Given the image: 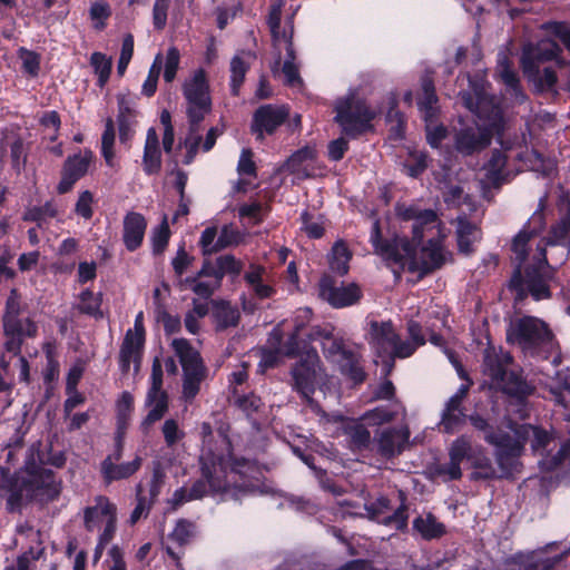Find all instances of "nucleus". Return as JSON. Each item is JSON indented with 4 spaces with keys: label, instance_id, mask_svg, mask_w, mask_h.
<instances>
[{
    "label": "nucleus",
    "instance_id": "f257e3e1",
    "mask_svg": "<svg viewBox=\"0 0 570 570\" xmlns=\"http://www.w3.org/2000/svg\"><path fill=\"white\" fill-rule=\"evenodd\" d=\"M396 216L402 222H413L412 238L403 237L401 239V249L404 259H409L407 269L410 273H419V279L440 269L445 264L446 257L442 242L438 238H430L421 247V256L416 252L422 245L424 234L435 229L439 225V218L435 210L431 208H421L416 205H396Z\"/></svg>",
    "mask_w": 570,
    "mask_h": 570
},
{
    "label": "nucleus",
    "instance_id": "f03ea898",
    "mask_svg": "<svg viewBox=\"0 0 570 570\" xmlns=\"http://www.w3.org/2000/svg\"><path fill=\"white\" fill-rule=\"evenodd\" d=\"M507 343L518 345L533 358L547 361L558 347L556 335L543 320L524 315L511 321L505 332Z\"/></svg>",
    "mask_w": 570,
    "mask_h": 570
},
{
    "label": "nucleus",
    "instance_id": "7ed1b4c3",
    "mask_svg": "<svg viewBox=\"0 0 570 570\" xmlns=\"http://www.w3.org/2000/svg\"><path fill=\"white\" fill-rule=\"evenodd\" d=\"M202 478L196 480L189 490L181 487L175 490L168 500L170 510L176 511L183 504L194 500H200L209 492L218 493L227 489V463L223 455L212 452L200 456Z\"/></svg>",
    "mask_w": 570,
    "mask_h": 570
},
{
    "label": "nucleus",
    "instance_id": "20e7f679",
    "mask_svg": "<svg viewBox=\"0 0 570 570\" xmlns=\"http://www.w3.org/2000/svg\"><path fill=\"white\" fill-rule=\"evenodd\" d=\"M23 306L21 295L12 288L7 297L2 316V328L6 337L4 351L12 355L21 354L26 338H33L38 334V325L31 317H20Z\"/></svg>",
    "mask_w": 570,
    "mask_h": 570
},
{
    "label": "nucleus",
    "instance_id": "39448f33",
    "mask_svg": "<svg viewBox=\"0 0 570 570\" xmlns=\"http://www.w3.org/2000/svg\"><path fill=\"white\" fill-rule=\"evenodd\" d=\"M334 121L341 127L342 134L350 139H357L374 131L375 110L361 98H346L335 107Z\"/></svg>",
    "mask_w": 570,
    "mask_h": 570
},
{
    "label": "nucleus",
    "instance_id": "423d86ee",
    "mask_svg": "<svg viewBox=\"0 0 570 570\" xmlns=\"http://www.w3.org/2000/svg\"><path fill=\"white\" fill-rule=\"evenodd\" d=\"M183 96L187 102L186 115L190 132L199 130L202 121L212 111V97L206 71L197 69L183 85Z\"/></svg>",
    "mask_w": 570,
    "mask_h": 570
},
{
    "label": "nucleus",
    "instance_id": "0eeeda50",
    "mask_svg": "<svg viewBox=\"0 0 570 570\" xmlns=\"http://www.w3.org/2000/svg\"><path fill=\"white\" fill-rule=\"evenodd\" d=\"M320 363L321 360L317 352L311 348L291 368L293 390L308 404L314 402L313 395L316 391Z\"/></svg>",
    "mask_w": 570,
    "mask_h": 570
},
{
    "label": "nucleus",
    "instance_id": "6e6552de",
    "mask_svg": "<svg viewBox=\"0 0 570 570\" xmlns=\"http://www.w3.org/2000/svg\"><path fill=\"white\" fill-rule=\"evenodd\" d=\"M544 247L540 248V253L533 256V262L522 268L523 279L528 286V292L533 301L539 302L550 299L552 292L549 285L552 278Z\"/></svg>",
    "mask_w": 570,
    "mask_h": 570
},
{
    "label": "nucleus",
    "instance_id": "1a4fd4ad",
    "mask_svg": "<svg viewBox=\"0 0 570 570\" xmlns=\"http://www.w3.org/2000/svg\"><path fill=\"white\" fill-rule=\"evenodd\" d=\"M146 331L144 326V313L139 312L135 317L134 331L128 330L119 351V370L126 375L130 370V363H134L135 372L140 368L142 351L145 345Z\"/></svg>",
    "mask_w": 570,
    "mask_h": 570
},
{
    "label": "nucleus",
    "instance_id": "9d476101",
    "mask_svg": "<svg viewBox=\"0 0 570 570\" xmlns=\"http://www.w3.org/2000/svg\"><path fill=\"white\" fill-rule=\"evenodd\" d=\"M163 375L161 362L159 357H155L151 364L150 387L146 397V405H153V409L147 413L141 423L145 430L161 420L168 411V394L163 390Z\"/></svg>",
    "mask_w": 570,
    "mask_h": 570
},
{
    "label": "nucleus",
    "instance_id": "9b49d317",
    "mask_svg": "<svg viewBox=\"0 0 570 570\" xmlns=\"http://www.w3.org/2000/svg\"><path fill=\"white\" fill-rule=\"evenodd\" d=\"M488 443L495 446V461L501 470V478H511L519 471V458L523 446L508 432H498L488 436Z\"/></svg>",
    "mask_w": 570,
    "mask_h": 570
},
{
    "label": "nucleus",
    "instance_id": "f8f14e48",
    "mask_svg": "<svg viewBox=\"0 0 570 570\" xmlns=\"http://www.w3.org/2000/svg\"><path fill=\"white\" fill-rule=\"evenodd\" d=\"M288 116L289 109L284 105H261L253 114L249 126L250 134L262 142L266 135H274L286 122Z\"/></svg>",
    "mask_w": 570,
    "mask_h": 570
},
{
    "label": "nucleus",
    "instance_id": "ddd939ff",
    "mask_svg": "<svg viewBox=\"0 0 570 570\" xmlns=\"http://www.w3.org/2000/svg\"><path fill=\"white\" fill-rule=\"evenodd\" d=\"M320 297L334 308H343L357 303L362 297V291L355 283L337 284L331 275H323L318 283Z\"/></svg>",
    "mask_w": 570,
    "mask_h": 570
},
{
    "label": "nucleus",
    "instance_id": "4468645a",
    "mask_svg": "<svg viewBox=\"0 0 570 570\" xmlns=\"http://www.w3.org/2000/svg\"><path fill=\"white\" fill-rule=\"evenodd\" d=\"M94 159L95 155L90 149L79 150L73 155H69L61 167V177L57 185V193L65 195L71 191L77 181L88 174Z\"/></svg>",
    "mask_w": 570,
    "mask_h": 570
},
{
    "label": "nucleus",
    "instance_id": "2eb2a0df",
    "mask_svg": "<svg viewBox=\"0 0 570 570\" xmlns=\"http://www.w3.org/2000/svg\"><path fill=\"white\" fill-rule=\"evenodd\" d=\"M0 489L8 493L6 503L9 512L20 511L26 503L32 502V483L29 476L18 472H2Z\"/></svg>",
    "mask_w": 570,
    "mask_h": 570
},
{
    "label": "nucleus",
    "instance_id": "dca6fc26",
    "mask_svg": "<svg viewBox=\"0 0 570 570\" xmlns=\"http://www.w3.org/2000/svg\"><path fill=\"white\" fill-rule=\"evenodd\" d=\"M495 386L519 406L517 412L520 417L528 416V399L534 393L535 387L520 372L510 371L502 381L495 383Z\"/></svg>",
    "mask_w": 570,
    "mask_h": 570
},
{
    "label": "nucleus",
    "instance_id": "f3484780",
    "mask_svg": "<svg viewBox=\"0 0 570 570\" xmlns=\"http://www.w3.org/2000/svg\"><path fill=\"white\" fill-rule=\"evenodd\" d=\"M561 51L560 46L551 39H542L535 43L524 45L521 55L523 72L535 71L540 62L557 59Z\"/></svg>",
    "mask_w": 570,
    "mask_h": 570
},
{
    "label": "nucleus",
    "instance_id": "a211bd4d",
    "mask_svg": "<svg viewBox=\"0 0 570 570\" xmlns=\"http://www.w3.org/2000/svg\"><path fill=\"white\" fill-rule=\"evenodd\" d=\"M544 226L543 216L539 215L528 220L527 224L513 237L511 243V252L513 253V268L522 271L524 263L529 257V243L537 237Z\"/></svg>",
    "mask_w": 570,
    "mask_h": 570
},
{
    "label": "nucleus",
    "instance_id": "6ab92c4d",
    "mask_svg": "<svg viewBox=\"0 0 570 570\" xmlns=\"http://www.w3.org/2000/svg\"><path fill=\"white\" fill-rule=\"evenodd\" d=\"M122 459V455L114 458V453H109L100 463V474L105 485H110L116 481L127 480L136 474L141 465L142 458L136 455L134 460L129 462L118 463Z\"/></svg>",
    "mask_w": 570,
    "mask_h": 570
},
{
    "label": "nucleus",
    "instance_id": "aec40b11",
    "mask_svg": "<svg viewBox=\"0 0 570 570\" xmlns=\"http://www.w3.org/2000/svg\"><path fill=\"white\" fill-rule=\"evenodd\" d=\"M492 135L487 128L465 127L454 135V148L462 156L479 154L491 144Z\"/></svg>",
    "mask_w": 570,
    "mask_h": 570
},
{
    "label": "nucleus",
    "instance_id": "412c9836",
    "mask_svg": "<svg viewBox=\"0 0 570 570\" xmlns=\"http://www.w3.org/2000/svg\"><path fill=\"white\" fill-rule=\"evenodd\" d=\"M399 333L391 320L375 321L368 323L367 342L377 357L384 358L389 354Z\"/></svg>",
    "mask_w": 570,
    "mask_h": 570
},
{
    "label": "nucleus",
    "instance_id": "4be33fe9",
    "mask_svg": "<svg viewBox=\"0 0 570 570\" xmlns=\"http://www.w3.org/2000/svg\"><path fill=\"white\" fill-rule=\"evenodd\" d=\"M32 483V501L36 499L47 502L55 501L61 493V481L50 469L36 468L29 473Z\"/></svg>",
    "mask_w": 570,
    "mask_h": 570
},
{
    "label": "nucleus",
    "instance_id": "5701e85b",
    "mask_svg": "<svg viewBox=\"0 0 570 570\" xmlns=\"http://www.w3.org/2000/svg\"><path fill=\"white\" fill-rule=\"evenodd\" d=\"M403 237H395L393 239H385L382 236L380 220H375L372 225L370 240L374 250L380 255L386 265L395 264L404 268V256L401 249V239Z\"/></svg>",
    "mask_w": 570,
    "mask_h": 570
},
{
    "label": "nucleus",
    "instance_id": "b1692460",
    "mask_svg": "<svg viewBox=\"0 0 570 570\" xmlns=\"http://www.w3.org/2000/svg\"><path fill=\"white\" fill-rule=\"evenodd\" d=\"M512 362L513 357L510 352H505L501 347L497 350L494 346L489 345L483 352V374L495 384L498 381H502V377L510 372L508 366Z\"/></svg>",
    "mask_w": 570,
    "mask_h": 570
},
{
    "label": "nucleus",
    "instance_id": "393cba45",
    "mask_svg": "<svg viewBox=\"0 0 570 570\" xmlns=\"http://www.w3.org/2000/svg\"><path fill=\"white\" fill-rule=\"evenodd\" d=\"M416 105L425 122L438 120L440 115L439 97L434 80L429 75L421 78V91L417 95Z\"/></svg>",
    "mask_w": 570,
    "mask_h": 570
},
{
    "label": "nucleus",
    "instance_id": "a878e982",
    "mask_svg": "<svg viewBox=\"0 0 570 570\" xmlns=\"http://www.w3.org/2000/svg\"><path fill=\"white\" fill-rule=\"evenodd\" d=\"M147 219L138 212H128L122 220V242L128 252L137 250L144 242Z\"/></svg>",
    "mask_w": 570,
    "mask_h": 570
},
{
    "label": "nucleus",
    "instance_id": "bb28decb",
    "mask_svg": "<svg viewBox=\"0 0 570 570\" xmlns=\"http://www.w3.org/2000/svg\"><path fill=\"white\" fill-rule=\"evenodd\" d=\"M171 347L183 368V373L207 374L200 353L193 347L187 338H175Z\"/></svg>",
    "mask_w": 570,
    "mask_h": 570
},
{
    "label": "nucleus",
    "instance_id": "cd10ccee",
    "mask_svg": "<svg viewBox=\"0 0 570 570\" xmlns=\"http://www.w3.org/2000/svg\"><path fill=\"white\" fill-rule=\"evenodd\" d=\"M117 507L106 495H97L95 505H88L83 509V528L87 532H94L99 529L110 515L116 514Z\"/></svg>",
    "mask_w": 570,
    "mask_h": 570
},
{
    "label": "nucleus",
    "instance_id": "c85d7f7f",
    "mask_svg": "<svg viewBox=\"0 0 570 570\" xmlns=\"http://www.w3.org/2000/svg\"><path fill=\"white\" fill-rule=\"evenodd\" d=\"M142 170L146 175H157L161 170V150L159 138L154 127L147 130L142 156Z\"/></svg>",
    "mask_w": 570,
    "mask_h": 570
},
{
    "label": "nucleus",
    "instance_id": "c756f323",
    "mask_svg": "<svg viewBox=\"0 0 570 570\" xmlns=\"http://www.w3.org/2000/svg\"><path fill=\"white\" fill-rule=\"evenodd\" d=\"M548 246H562L570 253V212L562 215L559 220L550 226L547 236L538 245V253H540L541 247H544L547 252Z\"/></svg>",
    "mask_w": 570,
    "mask_h": 570
},
{
    "label": "nucleus",
    "instance_id": "7c9ffc66",
    "mask_svg": "<svg viewBox=\"0 0 570 570\" xmlns=\"http://www.w3.org/2000/svg\"><path fill=\"white\" fill-rule=\"evenodd\" d=\"M455 236L459 253L470 256L474 253L473 243L481 240L482 232L466 217H459Z\"/></svg>",
    "mask_w": 570,
    "mask_h": 570
},
{
    "label": "nucleus",
    "instance_id": "2f4dec72",
    "mask_svg": "<svg viewBox=\"0 0 570 570\" xmlns=\"http://www.w3.org/2000/svg\"><path fill=\"white\" fill-rule=\"evenodd\" d=\"M469 414L465 413L464 405H455L445 402L441 412L439 429L444 434H454L459 432L466 423Z\"/></svg>",
    "mask_w": 570,
    "mask_h": 570
},
{
    "label": "nucleus",
    "instance_id": "473e14b6",
    "mask_svg": "<svg viewBox=\"0 0 570 570\" xmlns=\"http://www.w3.org/2000/svg\"><path fill=\"white\" fill-rule=\"evenodd\" d=\"M212 316L215 322L216 331H224L238 325L240 314L237 307L225 299L212 301Z\"/></svg>",
    "mask_w": 570,
    "mask_h": 570
},
{
    "label": "nucleus",
    "instance_id": "72a5a7b5",
    "mask_svg": "<svg viewBox=\"0 0 570 570\" xmlns=\"http://www.w3.org/2000/svg\"><path fill=\"white\" fill-rule=\"evenodd\" d=\"M343 432L347 438L348 448L353 452L371 450V445L373 443L371 432L360 421L351 420L344 425Z\"/></svg>",
    "mask_w": 570,
    "mask_h": 570
},
{
    "label": "nucleus",
    "instance_id": "f704fd0d",
    "mask_svg": "<svg viewBox=\"0 0 570 570\" xmlns=\"http://www.w3.org/2000/svg\"><path fill=\"white\" fill-rule=\"evenodd\" d=\"M413 530L425 541L440 539L446 533L445 524L438 521L432 512L416 517L413 520Z\"/></svg>",
    "mask_w": 570,
    "mask_h": 570
},
{
    "label": "nucleus",
    "instance_id": "c9c22d12",
    "mask_svg": "<svg viewBox=\"0 0 570 570\" xmlns=\"http://www.w3.org/2000/svg\"><path fill=\"white\" fill-rule=\"evenodd\" d=\"M340 372L353 385H362L367 379V373L361 364V355L353 350L346 352L345 357L341 360Z\"/></svg>",
    "mask_w": 570,
    "mask_h": 570
},
{
    "label": "nucleus",
    "instance_id": "e433bc0d",
    "mask_svg": "<svg viewBox=\"0 0 570 570\" xmlns=\"http://www.w3.org/2000/svg\"><path fill=\"white\" fill-rule=\"evenodd\" d=\"M352 253L343 240L334 243L331 254L328 255V264L332 272L340 276L348 273Z\"/></svg>",
    "mask_w": 570,
    "mask_h": 570
},
{
    "label": "nucleus",
    "instance_id": "4c0bfd02",
    "mask_svg": "<svg viewBox=\"0 0 570 570\" xmlns=\"http://www.w3.org/2000/svg\"><path fill=\"white\" fill-rule=\"evenodd\" d=\"M508 156L500 149H493L489 160L484 164L485 176L493 186H499L504 181V168Z\"/></svg>",
    "mask_w": 570,
    "mask_h": 570
},
{
    "label": "nucleus",
    "instance_id": "58836bf2",
    "mask_svg": "<svg viewBox=\"0 0 570 570\" xmlns=\"http://www.w3.org/2000/svg\"><path fill=\"white\" fill-rule=\"evenodd\" d=\"M523 73L530 81L534 83L537 92H557L556 86L558 82V77L553 68L546 67L542 71H540L539 66H537L535 71H528Z\"/></svg>",
    "mask_w": 570,
    "mask_h": 570
},
{
    "label": "nucleus",
    "instance_id": "ea45409f",
    "mask_svg": "<svg viewBox=\"0 0 570 570\" xmlns=\"http://www.w3.org/2000/svg\"><path fill=\"white\" fill-rule=\"evenodd\" d=\"M400 439L399 432L393 428L384 429L380 432L376 441V452L385 458L392 459L401 453L400 449H396L397 441Z\"/></svg>",
    "mask_w": 570,
    "mask_h": 570
},
{
    "label": "nucleus",
    "instance_id": "a19ab883",
    "mask_svg": "<svg viewBox=\"0 0 570 570\" xmlns=\"http://www.w3.org/2000/svg\"><path fill=\"white\" fill-rule=\"evenodd\" d=\"M244 264L232 254L220 255L216 258V283L220 286L226 275L237 277L243 271Z\"/></svg>",
    "mask_w": 570,
    "mask_h": 570
},
{
    "label": "nucleus",
    "instance_id": "79ce46f5",
    "mask_svg": "<svg viewBox=\"0 0 570 570\" xmlns=\"http://www.w3.org/2000/svg\"><path fill=\"white\" fill-rule=\"evenodd\" d=\"M317 157V151L314 147L304 146L295 150L285 161L284 168L289 174L299 175L304 170V164L313 161Z\"/></svg>",
    "mask_w": 570,
    "mask_h": 570
},
{
    "label": "nucleus",
    "instance_id": "37998d69",
    "mask_svg": "<svg viewBox=\"0 0 570 570\" xmlns=\"http://www.w3.org/2000/svg\"><path fill=\"white\" fill-rule=\"evenodd\" d=\"M470 462L471 466L475 470L471 473V480L487 481L497 478V472L492 465L491 459L481 451H479V453H475Z\"/></svg>",
    "mask_w": 570,
    "mask_h": 570
},
{
    "label": "nucleus",
    "instance_id": "c03bdc74",
    "mask_svg": "<svg viewBox=\"0 0 570 570\" xmlns=\"http://www.w3.org/2000/svg\"><path fill=\"white\" fill-rule=\"evenodd\" d=\"M249 65L240 56L236 55L230 60V94L234 97L239 96L240 87L245 81Z\"/></svg>",
    "mask_w": 570,
    "mask_h": 570
},
{
    "label": "nucleus",
    "instance_id": "a18cd8bd",
    "mask_svg": "<svg viewBox=\"0 0 570 570\" xmlns=\"http://www.w3.org/2000/svg\"><path fill=\"white\" fill-rule=\"evenodd\" d=\"M58 215V209L53 203V200H47L41 206H33L28 208L22 219L23 222H31L36 223L37 227L41 228L42 223L46 220V218H55Z\"/></svg>",
    "mask_w": 570,
    "mask_h": 570
},
{
    "label": "nucleus",
    "instance_id": "49530a36",
    "mask_svg": "<svg viewBox=\"0 0 570 570\" xmlns=\"http://www.w3.org/2000/svg\"><path fill=\"white\" fill-rule=\"evenodd\" d=\"M563 557V553L553 557H547L542 553L532 554L523 561L522 570H553L562 561Z\"/></svg>",
    "mask_w": 570,
    "mask_h": 570
},
{
    "label": "nucleus",
    "instance_id": "de8ad7c7",
    "mask_svg": "<svg viewBox=\"0 0 570 570\" xmlns=\"http://www.w3.org/2000/svg\"><path fill=\"white\" fill-rule=\"evenodd\" d=\"M472 448L471 440L468 435H460L450 445L449 458L463 462L464 460L471 461L475 454Z\"/></svg>",
    "mask_w": 570,
    "mask_h": 570
},
{
    "label": "nucleus",
    "instance_id": "09e8293b",
    "mask_svg": "<svg viewBox=\"0 0 570 570\" xmlns=\"http://www.w3.org/2000/svg\"><path fill=\"white\" fill-rule=\"evenodd\" d=\"M400 507L390 515L381 518L377 522L385 527H394L397 531H405L409 523L407 504L405 497L402 494Z\"/></svg>",
    "mask_w": 570,
    "mask_h": 570
},
{
    "label": "nucleus",
    "instance_id": "8fccbe9b",
    "mask_svg": "<svg viewBox=\"0 0 570 570\" xmlns=\"http://www.w3.org/2000/svg\"><path fill=\"white\" fill-rule=\"evenodd\" d=\"M170 228L165 216L163 222L154 229L151 235V250L155 256L164 254L170 239Z\"/></svg>",
    "mask_w": 570,
    "mask_h": 570
},
{
    "label": "nucleus",
    "instance_id": "3c124183",
    "mask_svg": "<svg viewBox=\"0 0 570 570\" xmlns=\"http://www.w3.org/2000/svg\"><path fill=\"white\" fill-rule=\"evenodd\" d=\"M90 65L98 75V85L104 87L110 78L112 61L102 52L96 51L91 53Z\"/></svg>",
    "mask_w": 570,
    "mask_h": 570
},
{
    "label": "nucleus",
    "instance_id": "603ef678",
    "mask_svg": "<svg viewBox=\"0 0 570 570\" xmlns=\"http://www.w3.org/2000/svg\"><path fill=\"white\" fill-rule=\"evenodd\" d=\"M428 158L424 151H411L403 164L406 175L412 178L420 177L429 166Z\"/></svg>",
    "mask_w": 570,
    "mask_h": 570
},
{
    "label": "nucleus",
    "instance_id": "864d4df0",
    "mask_svg": "<svg viewBox=\"0 0 570 570\" xmlns=\"http://www.w3.org/2000/svg\"><path fill=\"white\" fill-rule=\"evenodd\" d=\"M317 334L324 340L323 353L326 357L341 355V357L344 358L345 353L352 351L351 348H346L342 338H335L331 332L323 330L317 331Z\"/></svg>",
    "mask_w": 570,
    "mask_h": 570
},
{
    "label": "nucleus",
    "instance_id": "5fc2aeb1",
    "mask_svg": "<svg viewBox=\"0 0 570 570\" xmlns=\"http://www.w3.org/2000/svg\"><path fill=\"white\" fill-rule=\"evenodd\" d=\"M115 122L112 118L109 117L106 119L105 129L101 136V156L106 160L107 165H111L115 157Z\"/></svg>",
    "mask_w": 570,
    "mask_h": 570
},
{
    "label": "nucleus",
    "instance_id": "6e6d98bb",
    "mask_svg": "<svg viewBox=\"0 0 570 570\" xmlns=\"http://www.w3.org/2000/svg\"><path fill=\"white\" fill-rule=\"evenodd\" d=\"M111 7L104 0L95 1L89 9V17L94 21L97 30H104L107 26L106 21L111 17Z\"/></svg>",
    "mask_w": 570,
    "mask_h": 570
},
{
    "label": "nucleus",
    "instance_id": "4d7b16f0",
    "mask_svg": "<svg viewBox=\"0 0 570 570\" xmlns=\"http://www.w3.org/2000/svg\"><path fill=\"white\" fill-rule=\"evenodd\" d=\"M18 57L21 59L24 73L30 77H37L39 75L41 63L40 53L21 47L18 49Z\"/></svg>",
    "mask_w": 570,
    "mask_h": 570
},
{
    "label": "nucleus",
    "instance_id": "13d9d810",
    "mask_svg": "<svg viewBox=\"0 0 570 570\" xmlns=\"http://www.w3.org/2000/svg\"><path fill=\"white\" fill-rule=\"evenodd\" d=\"M156 320L163 324L165 334L167 336L180 332V317L178 315H171L161 304L156 307Z\"/></svg>",
    "mask_w": 570,
    "mask_h": 570
},
{
    "label": "nucleus",
    "instance_id": "bf43d9fd",
    "mask_svg": "<svg viewBox=\"0 0 570 570\" xmlns=\"http://www.w3.org/2000/svg\"><path fill=\"white\" fill-rule=\"evenodd\" d=\"M240 243V233L233 225H224L212 250L220 252Z\"/></svg>",
    "mask_w": 570,
    "mask_h": 570
},
{
    "label": "nucleus",
    "instance_id": "052dcab7",
    "mask_svg": "<svg viewBox=\"0 0 570 570\" xmlns=\"http://www.w3.org/2000/svg\"><path fill=\"white\" fill-rule=\"evenodd\" d=\"M206 375L207 374L183 373V396L186 401H191L196 397Z\"/></svg>",
    "mask_w": 570,
    "mask_h": 570
},
{
    "label": "nucleus",
    "instance_id": "680f3d73",
    "mask_svg": "<svg viewBox=\"0 0 570 570\" xmlns=\"http://www.w3.org/2000/svg\"><path fill=\"white\" fill-rule=\"evenodd\" d=\"M100 297L96 296L92 291L87 288L81 292L79 305L80 313L95 317L100 316Z\"/></svg>",
    "mask_w": 570,
    "mask_h": 570
},
{
    "label": "nucleus",
    "instance_id": "e2e57ef3",
    "mask_svg": "<svg viewBox=\"0 0 570 570\" xmlns=\"http://www.w3.org/2000/svg\"><path fill=\"white\" fill-rule=\"evenodd\" d=\"M235 405L245 413L247 417H252L253 414L257 413L264 405L261 396L250 392L238 396L235 401Z\"/></svg>",
    "mask_w": 570,
    "mask_h": 570
},
{
    "label": "nucleus",
    "instance_id": "0e129e2a",
    "mask_svg": "<svg viewBox=\"0 0 570 570\" xmlns=\"http://www.w3.org/2000/svg\"><path fill=\"white\" fill-rule=\"evenodd\" d=\"M509 288L514 293V302L522 303L528 296H530V292H528V286L523 279V273L519 268H513V273L509 281Z\"/></svg>",
    "mask_w": 570,
    "mask_h": 570
},
{
    "label": "nucleus",
    "instance_id": "69168bd1",
    "mask_svg": "<svg viewBox=\"0 0 570 570\" xmlns=\"http://www.w3.org/2000/svg\"><path fill=\"white\" fill-rule=\"evenodd\" d=\"M237 173L239 176L257 177V166L254 161V153L250 148H244L240 153Z\"/></svg>",
    "mask_w": 570,
    "mask_h": 570
},
{
    "label": "nucleus",
    "instance_id": "338daca9",
    "mask_svg": "<svg viewBox=\"0 0 570 570\" xmlns=\"http://www.w3.org/2000/svg\"><path fill=\"white\" fill-rule=\"evenodd\" d=\"M543 30L550 32L564 45L570 52V26L564 21H549L543 23Z\"/></svg>",
    "mask_w": 570,
    "mask_h": 570
},
{
    "label": "nucleus",
    "instance_id": "774afa93",
    "mask_svg": "<svg viewBox=\"0 0 570 570\" xmlns=\"http://www.w3.org/2000/svg\"><path fill=\"white\" fill-rule=\"evenodd\" d=\"M180 53L176 47H170L166 53L164 80L166 82H173L176 78L177 70L179 68Z\"/></svg>",
    "mask_w": 570,
    "mask_h": 570
}]
</instances>
